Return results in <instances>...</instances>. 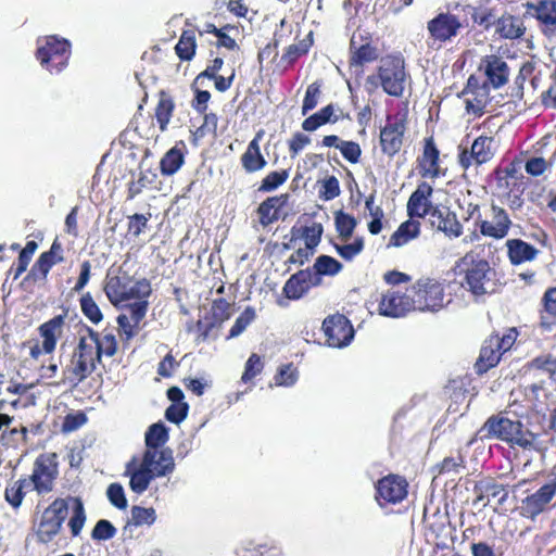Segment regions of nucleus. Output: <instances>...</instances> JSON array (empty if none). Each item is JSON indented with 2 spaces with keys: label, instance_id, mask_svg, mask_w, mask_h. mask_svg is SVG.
Returning a JSON list of instances; mask_svg holds the SVG:
<instances>
[{
  "label": "nucleus",
  "instance_id": "f257e3e1",
  "mask_svg": "<svg viewBox=\"0 0 556 556\" xmlns=\"http://www.w3.org/2000/svg\"><path fill=\"white\" fill-rule=\"evenodd\" d=\"M410 81V74L401 53L382 56L375 71L367 75L364 81L365 91L371 96L381 89L393 98H402Z\"/></svg>",
  "mask_w": 556,
  "mask_h": 556
},
{
  "label": "nucleus",
  "instance_id": "f03ea898",
  "mask_svg": "<svg viewBox=\"0 0 556 556\" xmlns=\"http://www.w3.org/2000/svg\"><path fill=\"white\" fill-rule=\"evenodd\" d=\"M456 268L462 276L460 287L467 291L475 302L484 301L485 296L494 294L497 289L496 271L490 262L473 253L467 252L456 262Z\"/></svg>",
  "mask_w": 556,
  "mask_h": 556
},
{
  "label": "nucleus",
  "instance_id": "7ed1b4c3",
  "mask_svg": "<svg viewBox=\"0 0 556 556\" xmlns=\"http://www.w3.org/2000/svg\"><path fill=\"white\" fill-rule=\"evenodd\" d=\"M77 345L72 352L68 364L63 369L64 379L73 386L85 381L101 364L92 342L97 339V330L80 321L77 325Z\"/></svg>",
  "mask_w": 556,
  "mask_h": 556
},
{
  "label": "nucleus",
  "instance_id": "20e7f679",
  "mask_svg": "<svg viewBox=\"0 0 556 556\" xmlns=\"http://www.w3.org/2000/svg\"><path fill=\"white\" fill-rule=\"evenodd\" d=\"M477 437L480 440L497 439L523 450H536L538 435L525 428L520 420H511L501 414L490 416L477 431Z\"/></svg>",
  "mask_w": 556,
  "mask_h": 556
},
{
  "label": "nucleus",
  "instance_id": "39448f33",
  "mask_svg": "<svg viewBox=\"0 0 556 556\" xmlns=\"http://www.w3.org/2000/svg\"><path fill=\"white\" fill-rule=\"evenodd\" d=\"M132 463L135 459L127 465V472L130 476L129 486L136 494H142L153 479L167 476L175 469L173 451L168 447L161 451L157 459H153L152 453L144 452L140 466L134 470H131Z\"/></svg>",
  "mask_w": 556,
  "mask_h": 556
},
{
  "label": "nucleus",
  "instance_id": "423d86ee",
  "mask_svg": "<svg viewBox=\"0 0 556 556\" xmlns=\"http://www.w3.org/2000/svg\"><path fill=\"white\" fill-rule=\"evenodd\" d=\"M522 179L523 176L519 174V163L516 160L505 166H496L491 173V186L494 193L504 199L513 211L520 210L525 203Z\"/></svg>",
  "mask_w": 556,
  "mask_h": 556
},
{
  "label": "nucleus",
  "instance_id": "0eeeda50",
  "mask_svg": "<svg viewBox=\"0 0 556 556\" xmlns=\"http://www.w3.org/2000/svg\"><path fill=\"white\" fill-rule=\"evenodd\" d=\"M103 291L113 305L132 300V298H150L152 286L149 279L134 281L128 271L119 267L116 273H108Z\"/></svg>",
  "mask_w": 556,
  "mask_h": 556
},
{
  "label": "nucleus",
  "instance_id": "6e6552de",
  "mask_svg": "<svg viewBox=\"0 0 556 556\" xmlns=\"http://www.w3.org/2000/svg\"><path fill=\"white\" fill-rule=\"evenodd\" d=\"M520 332L516 327H509L503 332H492L482 343L479 356L473 365L479 376L496 367L502 356L511 350Z\"/></svg>",
  "mask_w": 556,
  "mask_h": 556
},
{
  "label": "nucleus",
  "instance_id": "1a4fd4ad",
  "mask_svg": "<svg viewBox=\"0 0 556 556\" xmlns=\"http://www.w3.org/2000/svg\"><path fill=\"white\" fill-rule=\"evenodd\" d=\"M446 281L421 277L407 287L415 311L437 313L445 306Z\"/></svg>",
  "mask_w": 556,
  "mask_h": 556
},
{
  "label": "nucleus",
  "instance_id": "9d476101",
  "mask_svg": "<svg viewBox=\"0 0 556 556\" xmlns=\"http://www.w3.org/2000/svg\"><path fill=\"white\" fill-rule=\"evenodd\" d=\"M511 227L513 220L507 210L492 201L477 227L463 241L472 243L481 237L502 240L508 236Z\"/></svg>",
  "mask_w": 556,
  "mask_h": 556
},
{
  "label": "nucleus",
  "instance_id": "9b49d317",
  "mask_svg": "<svg viewBox=\"0 0 556 556\" xmlns=\"http://www.w3.org/2000/svg\"><path fill=\"white\" fill-rule=\"evenodd\" d=\"M408 130V110L405 108L386 116L379 129V148L382 155L393 159L403 149Z\"/></svg>",
  "mask_w": 556,
  "mask_h": 556
},
{
  "label": "nucleus",
  "instance_id": "f8f14e48",
  "mask_svg": "<svg viewBox=\"0 0 556 556\" xmlns=\"http://www.w3.org/2000/svg\"><path fill=\"white\" fill-rule=\"evenodd\" d=\"M71 56V42L56 35H50L42 40H38L36 58L47 71L51 74H58L63 71Z\"/></svg>",
  "mask_w": 556,
  "mask_h": 556
},
{
  "label": "nucleus",
  "instance_id": "ddd939ff",
  "mask_svg": "<svg viewBox=\"0 0 556 556\" xmlns=\"http://www.w3.org/2000/svg\"><path fill=\"white\" fill-rule=\"evenodd\" d=\"M68 514V502L58 497L42 511L39 522L35 528L36 541L48 544L61 532L63 522Z\"/></svg>",
  "mask_w": 556,
  "mask_h": 556
},
{
  "label": "nucleus",
  "instance_id": "4468645a",
  "mask_svg": "<svg viewBox=\"0 0 556 556\" xmlns=\"http://www.w3.org/2000/svg\"><path fill=\"white\" fill-rule=\"evenodd\" d=\"M59 476V463L55 453H41L33 464L31 473L25 476L33 491L38 495H46L53 491Z\"/></svg>",
  "mask_w": 556,
  "mask_h": 556
},
{
  "label": "nucleus",
  "instance_id": "2eb2a0df",
  "mask_svg": "<svg viewBox=\"0 0 556 556\" xmlns=\"http://www.w3.org/2000/svg\"><path fill=\"white\" fill-rule=\"evenodd\" d=\"M556 496V472L547 475L546 480L533 493L521 500L519 514L521 517L534 520L539 515L551 508L552 502Z\"/></svg>",
  "mask_w": 556,
  "mask_h": 556
},
{
  "label": "nucleus",
  "instance_id": "dca6fc26",
  "mask_svg": "<svg viewBox=\"0 0 556 556\" xmlns=\"http://www.w3.org/2000/svg\"><path fill=\"white\" fill-rule=\"evenodd\" d=\"M408 481L397 473H389L375 484V500L379 507L402 503L408 495Z\"/></svg>",
  "mask_w": 556,
  "mask_h": 556
},
{
  "label": "nucleus",
  "instance_id": "f3484780",
  "mask_svg": "<svg viewBox=\"0 0 556 556\" xmlns=\"http://www.w3.org/2000/svg\"><path fill=\"white\" fill-rule=\"evenodd\" d=\"M321 330L329 348L343 349L352 342L355 336L351 320L341 313L328 315L321 325Z\"/></svg>",
  "mask_w": 556,
  "mask_h": 556
},
{
  "label": "nucleus",
  "instance_id": "a211bd4d",
  "mask_svg": "<svg viewBox=\"0 0 556 556\" xmlns=\"http://www.w3.org/2000/svg\"><path fill=\"white\" fill-rule=\"evenodd\" d=\"M491 87L485 85L475 74H471L466 86L458 97L466 96L465 110L467 114L473 117H481L486 112V106L491 101Z\"/></svg>",
  "mask_w": 556,
  "mask_h": 556
},
{
  "label": "nucleus",
  "instance_id": "6ab92c4d",
  "mask_svg": "<svg viewBox=\"0 0 556 556\" xmlns=\"http://www.w3.org/2000/svg\"><path fill=\"white\" fill-rule=\"evenodd\" d=\"M65 320L66 314H60L38 327L42 342L41 344L36 342L30 346L29 355L33 359H38L41 354H52L55 351L58 341L63 334Z\"/></svg>",
  "mask_w": 556,
  "mask_h": 556
},
{
  "label": "nucleus",
  "instance_id": "aec40b11",
  "mask_svg": "<svg viewBox=\"0 0 556 556\" xmlns=\"http://www.w3.org/2000/svg\"><path fill=\"white\" fill-rule=\"evenodd\" d=\"M477 72L484 78L482 81L494 90L504 87L510 76V67L503 56L486 54L480 59Z\"/></svg>",
  "mask_w": 556,
  "mask_h": 556
},
{
  "label": "nucleus",
  "instance_id": "412c9836",
  "mask_svg": "<svg viewBox=\"0 0 556 556\" xmlns=\"http://www.w3.org/2000/svg\"><path fill=\"white\" fill-rule=\"evenodd\" d=\"M495 140L492 136L481 135L477 137L470 149H463L458 153V164L464 169H469L473 164L482 165L490 162L495 155Z\"/></svg>",
  "mask_w": 556,
  "mask_h": 556
},
{
  "label": "nucleus",
  "instance_id": "4be33fe9",
  "mask_svg": "<svg viewBox=\"0 0 556 556\" xmlns=\"http://www.w3.org/2000/svg\"><path fill=\"white\" fill-rule=\"evenodd\" d=\"M414 311L407 288L404 292L400 289H390L382 293L378 301V313L381 316L400 318Z\"/></svg>",
  "mask_w": 556,
  "mask_h": 556
},
{
  "label": "nucleus",
  "instance_id": "5701e85b",
  "mask_svg": "<svg viewBox=\"0 0 556 556\" xmlns=\"http://www.w3.org/2000/svg\"><path fill=\"white\" fill-rule=\"evenodd\" d=\"M231 304L224 298L213 300L210 317L204 320L199 319L195 324L198 330L197 343L205 342L213 329L219 328L226 320L231 317Z\"/></svg>",
  "mask_w": 556,
  "mask_h": 556
},
{
  "label": "nucleus",
  "instance_id": "b1692460",
  "mask_svg": "<svg viewBox=\"0 0 556 556\" xmlns=\"http://www.w3.org/2000/svg\"><path fill=\"white\" fill-rule=\"evenodd\" d=\"M417 168L422 178L435 179L446 175V169L440 166V151L433 137L425 138L422 152L417 157Z\"/></svg>",
  "mask_w": 556,
  "mask_h": 556
},
{
  "label": "nucleus",
  "instance_id": "393cba45",
  "mask_svg": "<svg viewBox=\"0 0 556 556\" xmlns=\"http://www.w3.org/2000/svg\"><path fill=\"white\" fill-rule=\"evenodd\" d=\"M428 216L431 227L443 232L450 239L459 238L464 233L462 222L456 213L447 206L437 205Z\"/></svg>",
  "mask_w": 556,
  "mask_h": 556
},
{
  "label": "nucleus",
  "instance_id": "a878e982",
  "mask_svg": "<svg viewBox=\"0 0 556 556\" xmlns=\"http://www.w3.org/2000/svg\"><path fill=\"white\" fill-rule=\"evenodd\" d=\"M462 28L458 16L451 13H439L427 23L430 38L434 41L445 42L456 37Z\"/></svg>",
  "mask_w": 556,
  "mask_h": 556
},
{
  "label": "nucleus",
  "instance_id": "bb28decb",
  "mask_svg": "<svg viewBox=\"0 0 556 556\" xmlns=\"http://www.w3.org/2000/svg\"><path fill=\"white\" fill-rule=\"evenodd\" d=\"M379 58V50L377 46L372 43L370 37L361 36V42L358 43L355 35L350 41V56L349 66L351 68H363L366 64L377 61Z\"/></svg>",
  "mask_w": 556,
  "mask_h": 556
},
{
  "label": "nucleus",
  "instance_id": "cd10ccee",
  "mask_svg": "<svg viewBox=\"0 0 556 556\" xmlns=\"http://www.w3.org/2000/svg\"><path fill=\"white\" fill-rule=\"evenodd\" d=\"M62 243L55 238L50 247L49 251H46L39 255L35 264L33 265L29 276L34 278L46 279L50 269L64 262Z\"/></svg>",
  "mask_w": 556,
  "mask_h": 556
},
{
  "label": "nucleus",
  "instance_id": "c85d7f7f",
  "mask_svg": "<svg viewBox=\"0 0 556 556\" xmlns=\"http://www.w3.org/2000/svg\"><path fill=\"white\" fill-rule=\"evenodd\" d=\"M432 187L427 182H421L410 194L407 201V214L410 218H424L430 214L433 205L429 198L432 194Z\"/></svg>",
  "mask_w": 556,
  "mask_h": 556
},
{
  "label": "nucleus",
  "instance_id": "c756f323",
  "mask_svg": "<svg viewBox=\"0 0 556 556\" xmlns=\"http://www.w3.org/2000/svg\"><path fill=\"white\" fill-rule=\"evenodd\" d=\"M264 130L260 129L254 138L249 142L245 151L240 157V163L245 173L252 174L264 169L267 161L263 155L260 142L264 137Z\"/></svg>",
  "mask_w": 556,
  "mask_h": 556
},
{
  "label": "nucleus",
  "instance_id": "7c9ffc66",
  "mask_svg": "<svg viewBox=\"0 0 556 556\" xmlns=\"http://www.w3.org/2000/svg\"><path fill=\"white\" fill-rule=\"evenodd\" d=\"M313 287H318V285L314 282L312 269L306 268L291 275L286 281L282 292L289 300H299Z\"/></svg>",
  "mask_w": 556,
  "mask_h": 556
},
{
  "label": "nucleus",
  "instance_id": "2f4dec72",
  "mask_svg": "<svg viewBox=\"0 0 556 556\" xmlns=\"http://www.w3.org/2000/svg\"><path fill=\"white\" fill-rule=\"evenodd\" d=\"M349 119V113L344 114L342 111L336 113L333 103L323 106L317 112L313 113L302 122V129L307 132H313L327 124H336L342 119Z\"/></svg>",
  "mask_w": 556,
  "mask_h": 556
},
{
  "label": "nucleus",
  "instance_id": "473e14b6",
  "mask_svg": "<svg viewBox=\"0 0 556 556\" xmlns=\"http://www.w3.org/2000/svg\"><path fill=\"white\" fill-rule=\"evenodd\" d=\"M509 263L513 266L534 261L540 251L522 239H508L505 243Z\"/></svg>",
  "mask_w": 556,
  "mask_h": 556
},
{
  "label": "nucleus",
  "instance_id": "72a5a7b5",
  "mask_svg": "<svg viewBox=\"0 0 556 556\" xmlns=\"http://www.w3.org/2000/svg\"><path fill=\"white\" fill-rule=\"evenodd\" d=\"M288 194L269 197L257 207L258 222L263 227L277 222L280 218V208L287 204Z\"/></svg>",
  "mask_w": 556,
  "mask_h": 556
},
{
  "label": "nucleus",
  "instance_id": "f704fd0d",
  "mask_svg": "<svg viewBox=\"0 0 556 556\" xmlns=\"http://www.w3.org/2000/svg\"><path fill=\"white\" fill-rule=\"evenodd\" d=\"M495 27V31L501 38L511 40L521 38L527 30L522 17L511 14H503L496 21Z\"/></svg>",
  "mask_w": 556,
  "mask_h": 556
},
{
  "label": "nucleus",
  "instance_id": "c9c22d12",
  "mask_svg": "<svg viewBox=\"0 0 556 556\" xmlns=\"http://www.w3.org/2000/svg\"><path fill=\"white\" fill-rule=\"evenodd\" d=\"M168 428L161 421L152 424L144 437L146 451L153 454V459L160 458V453L165 443L168 441Z\"/></svg>",
  "mask_w": 556,
  "mask_h": 556
},
{
  "label": "nucleus",
  "instance_id": "e433bc0d",
  "mask_svg": "<svg viewBox=\"0 0 556 556\" xmlns=\"http://www.w3.org/2000/svg\"><path fill=\"white\" fill-rule=\"evenodd\" d=\"M342 268V264L334 257L325 254L319 255L311 268L314 282L320 286L323 276H336Z\"/></svg>",
  "mask_w": 556,
  "mask_h": 556
},
{
  "label": "nucleus",
  "instance_id": "4c0bfd02",
  "mask_svg": "<svg viewBox=\"0 0 556 556\" xmlns=\"http://www.w3.org/2000/svg\"><path fill=\"white\" fill-rule=\"evenodd\" d=\"M29 491H33L31 485L27 478L22 476L20 479L7 484L4 500L13 509H18Z\"/></svg>",
  "mask_w": 556,
  "mask_h": 556
},
{
  "label": "nucleus",
  "instance_id": "58836bf2",
  "mask_svg": "<svg viewBox=\"0 0 556 556\" xmlns=\"http://www.w3.org/2000/svg\"><path fill=\"white\" fill-rule=\"evenodd\" d=\"M313 45L314 34L311 30L298 43L288 46L281 55V62L286 64V68L292 67L300 58L306 55Z\"/></svg>",
  "mask_w": 556,
  "mask_h": 556
},
{
  "label": "nucleus",
  "instance_id": "ea45409f",
  "mask_svg": "<svg viewBox=\"0 0 556 556\" xmlns=\"http://www.w3.org/2000/svg\"><path fill=\"white\" fill-rule=\"evenodd\" d=\"M420 235V222L410 218L403 222L390 237V245L402 247Z\"/></svg>",
  "mask_w": 556,
  "mask_h": 556
},
{
  "label": "nucleus",
  "instance_id": "a19ab883",
  "mask_svg": "<svg viewBox=\"0 0 556 556\" xmlns=\"http://www.w3.org/2000/svg\"><path fill=\"white\" fill-rule=\"evenodd\" d=\"M527 8L534 10V16L541 24L556 27V0H540L536 4L527 3Z\"/></svg>",
  "mask_w": 556,
  "mask_h": 556
},
{
  "label": "nucleus",
  "instance_id": "79ce46f5",
  "mask_svg": "<svg viewBox=\"0 0 556 556\" xmlns=\"http://www.w3.org/2000/svg\"><path fill=\"white\" fill-rule=\"evenodd\" d=\"M197 38L195 29L182 30L178 42L175 46V52L181 61H190L195 55Z\"/></svg>",
  "mask_w": 556,
  "mask_h": 556
},
{
  "label": "nucleus",
  "instance_id": "37998d69",
  "mask_svg": "<svg viewBox=\"0 0 556 556\" xmlns=\"http://www.w3.org/2000/svg\"><path fill=\"white\" fill-rule=\"evenodd\" d=\"M185 162L184 153L177 147L169 149L160 161V170L163 176H172L179 170Z\"/></svg>",
  "mask_w": 556,
  "mask_h": 556
},
{
  "label": "nucleus",
  "instance_id": "c03bdc74",
  "mask_svg": "<svg viewBox=\"0 0 556 556\" xmlns=\"http://www.w3.org/2000/svg\"><path fill=\"white\" fill-rule=\"evenodd\" d=\"M174 109L175 104L172 97L165 91H161L159 102L155 108V118L162 131L167 128V125L173 116Z\"/></svg>",
  "mask_w": 556,
  "mask_h": 556
},
{
  "label": "nucleus",
  "instance_id": "a18cd8bd",
  "mask_svg": "<svg viewBox=\"0 0 556 556\" xmlns=\"http://www.w3.org/2000/svg\"><path fill=\"white\" fill-rule=\"evenodd\" d=\"M93 342L97 356L102 362V357H113L118 350V342L114 333L106 332L102 336L97 331V339Z\"/></svg>",
  "mask_w": 556,
  "mask_h": 556
},
{
  "label": "nucleus",
  "instance_id": "49530a36",
  "mask_svg": "<svg viewBox=\"0 0 556 556\" xmlns=\"http://www.w3.org/2000/svg\"><path fill=\"white\" fill-rule=\"evenodd\" d=\"M473 491H481L485 493L488 497H498V505H503L508 498V492L505 490V486L496 483L493 478L476 482Z\"/></svg>",
  "mask_w": 556,
  "mask_h": 556
},
{
  "label": "nucleus",
  "instance_id": "de8ad7c7",
  "mask_svg": "<svg viewBox=\"0 0 556 556\" xmlns=\"http://www.w3.org/2000/svg\"><path fill=\"white\" fill-rule=\"evenodd\" d=\"M334 226L339 237L342 240H348L352 237L357 226V220L354 216L339 210L334 213Z\"/></svg>",
  "mask_w": 556,
  "mask_h": 556
},
{
  "label": "nucleus",
  "instance_id": "09e8293b",
  "mask_svg": "<svg viewBox=\"0 0 556 556\" xmlns=\"http://www.w3.org/2000/svg\"><path fill=\"white\" fill-rule=\"evenodd\" d=\"M70 500L74 503L73 514L68 520V527L71 530V534L73 538H76L80 534L85 522H86V511L84 507V503L79 497H70Z\"/></svg>",
  "mask_w": 556,
  "mask_h": 556
},
{
  "label": "nucleus",
  "instance_id": "8fccbe9b",
  "mask_svg": "<svg viewBox=\"0 0 556 556\" xmlns=\"http://www.w3.org/2000/svg\"><path fill=\"white\" fill-rule=\"evenodd\" d=\"M28 430L26 427L5 428L0 434V444L7 448H17L20 444L27 442Z\"/></svg>",
  "mask_w": 556,
  "mask_h": 556
},
{
  "label": "nucleus",
  "instance_id": "3c124183",
  "mask_svg": "<svg viewBox=\"0 0 556 556\" xmlns=\"http://www.w3.org/2000/svg\"><path fill=\"white\" fill-rule=\"evenodd\" d=\"M79 305L81 313L91 324L98 325L102 321L103 314L90 292H86L80 296Z\"/></svg>",
  "mask_w": 556,
  "mask_h": 556
},
{
  "label": "nucleus",
  "instance_id": "603ef678",
  "mask_svg": "<svg viewBox=\"0 0 556 556\" xmlns=\"http://www.w3.org/2000/svg\"><path fill=\"white\" fill-rule=\"evenodd\" d=\"M289 178V169L274 170L268 173L261 181L258 191L270 192L282 186Z\"/></svg>",
  "mask_w": 556,
  "mask_h": 556
},
{
  "label": "nucleus",
  "instance_id": "864d4df0",
  "mask_svg": "<svg viewBox=\"0 0 556 556\" xmlns=\"http://www.w3.org/2000/svg\"><path fill=\"white\" fill-rule=\"evenodd\" d=\"M321 80H316L307 86L302 103V115H306L317 106L321 96Z\"/></svg>",
  "mask_w": 556,
  "mask_h": 556
},
{
  "label": "nucleus",
  "instance_id": "5fc2aeb1",
  "mask_svg": "<svg viewBox=\"0 0 556 556\" xmlns=\"http://www.w3.org/2000/svg\"><path fill=\"white\" fill-rule=\"evenodd\" d=\"M255 309L252 306H247L243 312L236 318L235 324L229 330L227 339H232L240 336L255 319Z\"/></svg>",
  "mask_w": 556,
  "mask_h": 556
},
{
  "label": "nucleus",
  "instance_id": "6e6d98bb",
  "mask_svg": "<svg viewBox=\"0 0 556 556\" xmlns=\"http://www.w3.org/2000/svg\"><path fill=\"white\" fill-rule=\"evenodd\" d=\"M264 369V362L262 361V357L256 354L252 353L244 365V370L241 376V381L243 383L251 382L256 376H258Z\"/></svg>",
  "mask_w": 556,
  "mask_h": 556
},
{
  "label": "nucleus",
  "instance_id": "4d7b16f0",
  "mask_svg": "<svg viewBox=\"0 0 556 556\" xmlns=\"http://www.w3.org/2000/svg\"><path fill=\"white\" fill-rule=\"evenodd\" d=\"M439 475L458 472L460 468H465V458L460 450L455 456H446L435 466Z\"/></svg>",
  "mask_w": 556,
  "mask_h": 556
},
{
  "label": "nucleus",
  "instance_id": "13d9d810",
  "mask_svg": "<svg viewBox=\"0 0 556 556\" xmlns=\"http://www.w3.org/2000/svg\"><path fill=\"white\" fill-rule=\"evenodd\" d=\"M529 365L531 368L546 372L549 379L556 383V357L551 354L540 355L534 357Z\"/></svg>",
  "mask_w": 556,
  "mask_h": 556
},
{
  "label": "nucleus",
  "instance_id": "bf43d9fd",
  "mask_svg": "<svg viewBox=\"0 0 556 556\" xmlns=\"http://www.w3.org/2000/svg\"><path fill=\"white\" fill-rule=\"evenodd\" d=\"M535 71V63L532 61H527L522 63L519 68V73L515 78V92L514 96L522 99L523 97V86L528 78L533 76Z\"/></svg>",
  "mask_w": 556,
  "mask_h": 556
},
{
  "label": "nucleus",
  "instance_id": "052dcab7",
  "mask_svg": "<svg viewBox=\"0 0 556 556\" xmlns=\"http://www.w3.org/2000/svg\"><path fill=\"white\" fill-rule=\"evenodd\" d=\"M542 311L541 319L555 318L556 319V287H549L543 293L541 299Z\"/></svg>",
  "mask_w": 556,
  "mask_h": 556
},
{
  "label": "nucleus",
  "instance_id": "680f3d73",
  "mask_svg": "<svg viewBox=\"0 0 556 556\" xmlns=\"http://www.w3.org/2000/svg\"><path fill=\"white\" fill-rule=\"evenodd\" d=\"M553 163L545 160L543 156H531L525 162V170L532 177L543 175L547 169L552 168Z\"/></svg>",
  "mask_w": 556,
  "mask_h": 556
},
{
  "label": "nucleus",
  "instance_id": "e2e57ef3",
  "mask_svg": "<svg viewBox=\"0 0 556 556\" xmlns=\"http://www.w3.org/2000/svg\"><path fill=\"white\" fill-rule=\"evenodd\" d=\"M117 533L116 528L111 521L106 519H100L91 531V538L94 541H108L113 539Z\"/></svg>",
  "mask_w": 556,
  "mask_h": 556
},
{
  "label": "nucleus",
  "instance_id": "0e129e2a",
  "mask_svg": "<svg viewBox=\"0 0 556 556\" xmlns=\"http://www.w3.org/2000/svg\"><path fill=\"white\" fill-rule=\"evenodd\" d=\"M151 214L148 216L136 213L128 217L127 235L131 238H138L148 228Z\"/></svg>",
  "mask_w": 556,
  "mask_h": 556
},
{
  "label": "nucleus",
  "instance_id": "69168bd1",
  "mask_svg": "<svg viewBox=\"0 0 556 556\" xmlns=\"http://www.w3.org/2000/svg\"><path fill=\"white\" fill-rule=\"evenodd\" d=\"M274 380L276 386L291 387L298 380V370L292 363L283 365L275 375Z\"/></svg>",
  "mask_w": 556,
  "mask_h": 556
},
{
  "label": "nucleus",
  "instance_id": "338daca9",
  "mask_svg": "<svg viewBox=\"0 0 556 556\" xmlns=\"http://www.w3.org/2000/svg\"><path fill=\"white\" fill-rule=\"evenodd\" d=\"M334 249L343 260L352 261L364 250V239L362 237H357L352 243L343 245L334 244Z\"/></svg>",
  "mask_w": 556,
  "mask_h": 556
},
{
  "label": "nucleus",
  "instance_id": "774afa93",
  "mask_svg": "<svg viewBox=\"0 0 556 556\" xmlns=\"http://www.w3.org/2000/svg\"><path fill=\"white\" fill-rule=\"evenodd\" d=\"M549 86L547 90H545L541 96L542 104L545 108L555 109L556 110V61L554 64V68L549 74Z\"/></svg>",
  "mask_w": 556,
  "mask_h": 556
}]
</instances>
